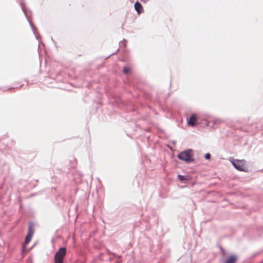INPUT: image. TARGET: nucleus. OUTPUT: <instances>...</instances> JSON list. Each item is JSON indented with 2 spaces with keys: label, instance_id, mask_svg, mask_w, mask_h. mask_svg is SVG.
I'll return each mask as SVG.
<instances>
[{
  "label": "nucleus",
  "instance_id": "f257e3e1",
  "mask_svg": "<svg viewBox=\"0 0 263 263\" xmlns=\"http://www.w3.org/2000/svg\"><path fill=\"white\" fill-rule=\"evenodd\" d=\"M232 163L236 169L240 171L247 172L248 168L244 160H235Z\"/></svg>",
  "mask_w": 263,
  "mask_h": 263
},
{
  "label": "nucleus",
  "instance_id": "f03ea898",
  "mask_svg": "<svg viewBox=\"0 0 263 263\" xmlns=\"http://www.w3.org/2000/svg\"><path fill=\"white\" fill-rule=\"evenodd\" d=\"M193 154L191 150L181 152L178 156L179 159L189 162L193 161Z\"/></svg>",
  "mask_w": 263,
  "mask_h": 263
},
{
  "label": "nucleus",
  "instance_id": "7ed1b4c3",
  "mask_svg": "<svg viewBox=\"0 0 263 263\" xmlns=\"http://www.w3.org/2000/svg\"><path fill=\"white\" fill-rule=\"evenodd\" d=\"M66 249L65 248H61L54 255V263H63V259L66 255Z\"/></svg>",
  "mask_w": 263,
  "mask_h": 263
},
{
  "label": "nucleus",
  "instance_id": "20e7f679",
  "mask_svg": "<svg viewBox=\"0 0 263 263\" xmlns=\"http://www.w3.org/2000/svg\"><path fill=\"white\" fill-rule=\"evenodd\" d=\"M34 233V228L32 225L30 224L28 228V234L25 238L24 245L28 244L31 240Z\"/></svg>",
  "mask_w": 263,
  "mask_h": 263
},
{
  "label": "nucleus",
  "instance_id": "39448f33",
  "mask_svg": "<svg viewBox=\"0 0 263 263\" xmlns=\"http://www.w3.org/2000/svg\"><path fill=\"white\" fill-rule=\"evenodd\" d=\"M197 122V118L195 114L191 115L190 119L187 121V124L191 126H194Z\"/></svg>",
  "mask_w": 263,
  "mask_h": 263
},
{
  "label": "nucleus",
  "instance_id": "423d86ee",
  "mask_svg": "<svg viewBox=\"0 0 263 263\" xmlns=\"http://www.w3.org/2000/svg\"><path fill=\"white\" fill-rule=\"evenodd\" d=\"M135 9L138 14H140L143 12V8L139 2L135 3L134 5Z\"/></svg>",
  "mask_w": 263,
  "mask_h": 263
},
{
  "label": "nucleus",
  "instance_id": "0eeeda50",
  "mask_svg": "<svg viewBox=\"0 0 263 263\" xmlns=\"http://www.w3.org/2000/svg\"><path fill=\"white\" fill-rule=\"evenodd\" d=\"M237 260V257L235 255L230 256L225 261V263H235Z\"/></svg>",
  "mask_w": 263,
  "mask_h": 263
},
{
  "label": "nucleus",
  "instance_id": "6e6552de",
  "mask_svg": "<svg viewBox=\"0 0 263 263\" xmlns=\"http://www.w3.org/2000/svg\"><path fill=\"white\" fill-rule=\"evenodd\" d=\"M130 68L129 67H124L123 68V72L124 73L127 74L130 72Z\"/></svg>",
  "mask_w": 263,
  "mask_h": 263
},
{
  "label": "nucleus",
  "instance_id": "1a4fd4ad",
  "mask_svg": "<svg viewBox=\"0 0 263 263\" xmlns=\"http://www.w3.org/2000/svg\"><path fill=\"white\" fill-rule=\"evenodd\" d=\"M178 179L180 180V181H183V180H185V178L184 176H182V175H179L178 176Z\"/></svg>",
  "mask_w": 263,
  "mask_h": 263
},
{
  "label": "nucleus",
  "instance_id": "9d476101",
  "mask_svg": "<svg viewBox=\"0 0 263 263\" xmlns=\"http://www.w3.org/2000/svg\"><path fill=\"white\" fill-rule=\"evenodd\" d=\"M211 157V155L209 153H207L205 155V158L206 159H209Z\"/></svg>",
  "mask_w": 263,
  "mask_h": 263
},
{
  "label": "nucleus",
  "instance_id": "9b49d317",
  "mask_svg": "<svg viewBox=\"0 0 263 263\" xmlns=\"http://www.w3.org/2000/svg\"><path fill=\"white\" fill-rule=\"evenodd\" d=\"M141 2H143V3H146L147 1H148L149 0H140Z\"/></svg>",
  "mask_w": 263,
  "mask_h": 263
},
{
  "label": "nucleus",
  "instance_id": "f8f14e48",
  "mask_svg": "<svg viewBox=\"0 0 263 263\" xmlns=\"http://www.w3.org/2000/svg\"><path fill=\"white\" fill-rule=\"evenodd\" d=\"M13 88H10L9 89H8L7 90H11L12 89H13Z\"/></svg>",
  "mask_w": 263,
  "mask_h": 263
}]
</instances>
